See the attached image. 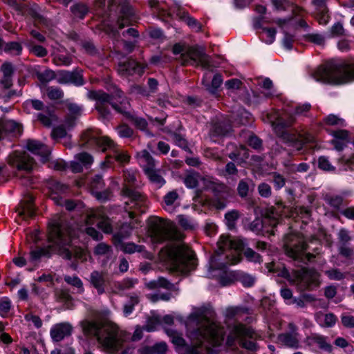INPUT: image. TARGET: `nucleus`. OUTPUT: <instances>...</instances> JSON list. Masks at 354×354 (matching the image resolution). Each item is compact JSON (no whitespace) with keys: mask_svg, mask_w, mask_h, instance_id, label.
<instances>
[{"mask_svg":"<svg viewBox=\"0 0 354 354\" xmlns=\"http://www.w3.org/2000/svg\"><path fill=\"white\" fill-rule=\"evenodd\" d=\"M212 312L206 309H197L191 313L187 321V328L192 346L186 344L185 339L175 331H167L176 350L180 354L189 353L191 349L206 350L217 347L224 340L223 329L210 319Z\"/></svg>","mask_w":354,"mask_h":354,"instance_id":"nucleus-1","label":"nucleus"},{"mask_svg":"<svg viewBox=\"0 0 354 354\" xmlns=\"http://www.w3.org/2000/svg\"><path fill=\"white\" fill-rule=\"evenodd\" d=\"M82 326L84 334L96 337L97 342L111 354H133L134 348L125 345L130 335L115 324L84 321Z\"/></svg>","mask_w":354,"mask_h":354,"instance_id":"nucleus-2","label":"nucleus"},{"mask_svg":"<svg viewBox=\"0 0 354 354\" xmlns=\"http://www.w3.org/2000/svg\"><path fill=\"white\" fill-rule=\"evenodd\" d=\"M48 241L46 247H35L30 251V261L37 263L43 258L49 259L53 252L57 253L63 259H71V252L64 246L70 242L68 236H64L63 221L60 219L53 221L49 225Z\"/></svg>","mask_w":354,"mask_h":354,"instance_id":"nucleus-3","label":"nucleus"},{"mask_svg":"<svg viewBox=\"0 0 354 354\" xmlns=\"http://www.w3.org/2000/svg\"><path fill=\"white\" fill-rule=\"evenodd\" d=\"M82 139L84 144L95 145L104 152L109 151L105 160L100 163V167L102 169L111 167L115 161L123 166L130 160L131 156L127 151L120 149L106 136H100L93 131L88 130L83 133Z\"/></svg>","mask_w":354,"mask_h":354,"instance_id":"nucleus-4","label":"nucleus"},{"mask_svg":"<svg viewBox=\"0 0 354 354\" xmlns=\"http://www.w3.org/2000/svg\"><path fill=\"white\" fill-rule=\"evenodd\" d=\"M88 97L97 102L96 109L104 119H109L111 117L108 104H111L117 112L122 115L129 114L128 109L130 108V103L124 93L118 88L115 89L112 95H109L102 91H91L88 93Z\"/></svg>","mask_w":354,"mask_h":354,"instance_id":"nucleus-5","label":"nucleus"},{"mask_svg":"<svg viewBox=\"0 0 354 354\" xmlns=\"http://www.w3.org/2000/svg\"><path fill=\"white\" fill-rule=\"evenodd\" d=\"M218 249L210 260L212 269H224L227 265H234L240 261V250L243 243L241 240L232 239L222 235L218 241Z\"/></svg>","mask_w":354,"mask_h":354,"instance_id":"nucleus-6","label":"nucleus"},{"mask_svg":"<svg viewBox=\"0 0 354 354\" xmlns=\"http://www.w3.org/2000/svg\"><path fill=\"white\" fill-rule=\"evenodd\" d=\"M312 77L317 82L343 84L354 81V61L330 65L328 67L319 66L311 73Z\"/></svg>","mask_w":354,"mask_h":354,"instance_id":"nucleus-7","label":"nucleus"},{"mask_svg":"<svg viewBox=\"0 0 354 354\" xmlns=\"http://www.w3.org/2000/svg\"><path fill=\"white\" fill-rule=\"evenodd\" d=\"M137 176L138 174L135 170L131 169L124 170L123 176L125 183L122 189V194L129 198L125 202V208L130 218L136 216V212L131 209H134L142 214L145 212L147 208V198L139 192L129 187L136 185Z\"/></svg>","mask_w":354,"mask_h":354,"instance_id":"nucleus-8","label":"nucleus"},{"mask_svg":"<svg viewBox=\"0 0 354 354\" xmlns=\"http://www.w3.org/2000/svg\"><path fill=\"white\" fill-rule=\"evenodd\" d=\"M295 119L292 116L287 120L279 119L277 122H273L272 126L277 136L282 141L290 147L301 150L305 144L314 143L315 138L314 136L308 132L299 133L297 135L286 130V128L291 127Z\"/></svg>","mask_w":354,"mask_h":354,"instance_id":"nucleus-9","label":"nucleus"},{"mask_svg":"<svg viewBox=\"0 0 354 354\" xmlns=\"http://www.w3.org/2000/svg\"><path fill=\"white\" fill-rule=\"evenodd\" d=\"M168 257L173 269L184 275L194 270L197 265L195 254L184 243L171 247Z\"/></svg>","mask_w":354,"mask_h":354,"instance_id":"nucleus-10","label":"nucleus"},{"mask_svg":"<svg viewBox=\"0 0 354 354\" xmlns=\"http://www.w3.org/2000/svg\"><path fill=\"white\" fill-rule=\"evenodd\" d=\"M260 336L252 328L242 324H236L230 329L226 344L228 346L239 345L247 350L255 351L257 348L255 341Z\"/></svg>","mask_w":354,"mask_h":354,"instance_id":"nucleus-11","label":"nucleus"},{"mask_svg":"<svg viewBox=\"0 0 354 354\" xmlns=\"http://www.w3.org/2000/svg\"><path fill=\"white\" fill-rule=\"evenodd\" d=\"M283 248L288 257L303 263H308L315 258L314 254L306 252L307 245L304 238L296 234L285 236Z\"/></svg>","mask_w":354,"mask_h":354,"instance_id":"nucleus-12","label":"nucleus"},{"mask_svg":"<svg viewBox=\"0 0 354 354\" xmlns=\"http://www.w3.org/2000/svg\"><path fill=\"white\" fill-rule=\"evenodd\" d=\"M149 233L151 239L156 243L178 239L174 223L158 217L150 219Z\"/></svg>","mask_w":354,"mask_h":354,"instance_id":"nucleus-13","label":"nucleus"},{"mask_svg":"<svg viewBox=\"0 0 354 354\" xmlns=\"http://www.w3.org/2000/svg\"><path fill=\"white\" fill-rule=\"evenodd\" d=\"M279 218V214L276 209L271 207L266 209L263 219L255 218L249 224L248 228L257 234L266 233L274 235V227L278 224Z\"/></svg>","mask_w":354,"mask_h":354,"instance_id":"nucleus-14","label":"nucleus"},{"mask_svg":"<svg viewBox=\"0 0 354 354\" xmlns=\"http://www.w3.org/2000/svg\"><path fill=\"white\" fill-rule=\"evenodd\" d=\"M178 60L183 66H201L205 68L211 66L210 57L205 53L203 48L199 46L189 47L178 57Z\"/></svg>","mask_w":354,"mask_h":354,"instance_id":"nucleus-15","label":"nucleus"},{"mask_svg":"<svg viewBox=\"0 0 354 354\" xmlns=\"http://www.w3.org/2000/svg\"><path fill=\"white\" fill-rule=\"evenodd\" d=\"M320 283V274L313 269H303L297 273L295 279V286L301 292L313 290Z\"/></svg>","mask_w":354,"mask_h":354,"instance_id":"nucleus-16","label":"nucleus"},{"mask_svg":"<svg viewBox=\"0 0 354 354\" xmlns=\"http://www.w3.org/2000/svg\"><path fill=\"white\" fill-rule=\"evenodd\" d=\"M110 10H114L118 15L116 21L118 29L128 26L133 15V10L127 0H112Z\"/></svg>","mask_w":354,"mask_h":354,"instance_id":"nucleus-17","label":"nucleus"},{"mask_svg":"<svg viewBox=\"0 0 354 354\" xmlns=\"http://www.w3.org/2000/svg\"><path fill=\"white\" fill-rule=\"evenodd\" d=\"M8 164L16 168L17 171H30L34 166L35 160L26 151H15L8 156Z\"/></svg>","mask_w":354,"mask_h":354,"instance_id":"nucleus-18","label":"nucleus"},{"mask_svg":"<svg viewBox=\"0 0 354 354\" xmlns=\"http://www.w3.org/2000/svg\"><path fill=\"white\" fill-rule=\"evenodd\" d=\"M91 287L95 288L99 295L104 294L106 286L109 283V274L105 270H93L88 278Z\"/></svg>","mask_w":354,"mask_h":354,"instance_id":"nucleus-19","label":"nucleus"},{"mask_svg":"<svg viewBox=\"0 0 354 354\" xmlns=\"http://www.w3.org/2000/svg\"><path fill=\"white\" fill-rule=\"evenodd\" d=\"M22 129L20 124L14 120H1L0 122V139L8 138L10 140L21 134Z\"/></svg>","mask_w":354,"mask_h":354,"instance_id":"nucleus-20","label":"nucleus"},{"mask_svg":"<svg viewBox=\"0 0 354 354\" xmlns=\"http://www.w3.org/2000/svg\"><path fill=\"white\" fill-rule=\"evenodd\" d=\"M57 82L62 84H74L82 86L84 84V80L82 73L77 71H60L57 75Z\"/></svg>","mask_w":354,"mask_h":354,"instance_id":"nucleus-21","label":"nucleus"},{"mask_svg":"<svg viewBox=\"0 0 354 354\" xmlns=\"http://www.w3.org/2000/svg\"><path fill=\"white\" fill-rule=\"evenodd\" d=\"M88 222L96 225L104 233L109 234L113 232V227L110 219L101 209L93 212L88 218Z\"/></svg>","mask_w":354,"mask_h":354,"instance_id":"nucleus-22","label":"nucleus"},{"mask_svg":"<svg viewBox=\"0 0 354 354\" xmlns=\"http://www.w3.org/2000/svg\"><path fill=\"white\" fill-rule=\"evenodd\" d=\"M143 67L133 59L120 62L117 68L118 73L123 77L134 74L140 75L143 73Z\"/></svg>","mask_w":354,"mask_h":354,"instance_id":"nucleus-23","label":"nucleus"},{"mask_svg":"<svg viewBox=\"0 0 354 354\" xmlns=\"http://www.w3.org/2000/svg\"><path fill=\"white\" fill-rule=\"evenodd\" d=\"M72 326L66 322L59 323L53 325L50 330V335L53 342H60L65 337L71 335Z\"/></svg>","mask_w":354,"mask_h":354,"instance_id":"nucleus-24","label":"nucleus"},{"mask_svg":"<svg viewBox=\"0 0 354 354\" xmlns=\"http://www.w3.org/2000/svg\"><path fill=\"white\" fill-rule=\"evenodd\" d=\"M27 149L35 155L41 157V160L45 162L48 160L50 151L46 146L35 140H28L26 144Z\"/></svg>","mask_w":354,"mask_h":354,"instance_id":"nucleus-25","label":"nucleus"},{"mask_svg":"<svg viewBox=\"0 0 354 354\" xmlns=\"http://www.w3.org/2000/svg\"><path fill=\"white\" fill-rule=\"evenodd\" d=\"M232 131V121L229 116L218 119L212 128V133L214 136H226Z\"/></svg>","mask_w":354,"mask_h":354,"instance_id":"nucleus-26","label":"nucleus"},{"mask_svg":"<svg viewBox=\"0 0 354 354\" xmlns=\"http://www.w3.org/2000/svg\"><path fill=\"white\" fill-rule=\"evenodd\" d=\"M162 207L165 210L172 213L180 205V196L177 190H172L167 193L163 197Z\"/></svg>","mask_w":354,"mask_h":354,"instance_id":"nucleus-27","label":"nucleus"},{"mask_svg":"<svg viewBox=\"0 0 354 354\" xmlns=\"http://www.w3.org/2000/svg\"><path fill=\"white\" fill-rule=\"evenodd\" d=\"M63 232H64V236H68L70 237V242L68 245H65L64 248H67L70 252H71V260L73 258H74L76 260H80L82 262L86 261L87 260V254L85 250H84L82 248H73L72 250H70L67 246L69 245L70 243L71 242L72 239V233L70 227H68L65 223H63Z\"/></svg>","mask_w":354,"mask_h":354,"instance_id":"nucleus-28","label":"nucleus"},{"mask_svg":"<svg viewBox=\"0 0 354 354\" xmlns=\"http://www.w3.org/2000/svg\"><path fill=\"white\" fill-rule=\"evenodd\" d=\"M33 197L28 196L26 199L22 201L17 208L18 214L24 220L31 218L35 214V208L32 205Z\"/></svg>","mask_w":354,"mask_h":354,"instance_id":"nucleus-29","label":"nucleus"},{"mask_svg":"<svg viewBox=\"0 0 354 354\" xmlns=\"http://www.w3.org/2000/svg\"><path fill=\"white\" fill-rule=\"evenodd\" d=\"M137 157L140 165L143 167L145 174L156 169V162L149 151L147 150H142L138 153Z\"/></svg>","mask_w":354,"mask_h":354,"instance_id":"nucleus-30","label":"nucleus"},{"mask_svg":"<svg viewBox=\"0 0 354 354\" xmlns=\"http://www.w3.org/2000/svg\"><path fill=\"white\" fill-rule=\"evenodd\" d=\"M277 342L290 348H298L299 347L297 333H284L279 334L277 337Z\"/></svg>","mask_w":354,"mask_h":354,"instance_id":"nucleus-31","label":"nucleus"},{"mask_svg":"<svg viewBox=\"0 0 354 354\" xmlns=\"http://www.w3.org/2000/svg\"><path fill=\"white\" fill-rule=\"evenodd\" d=\"M146 286L150 290L161 288L168 290L178 291V288L176 285L171 283L170 281L163 277H159L156 280L147 282L146 283Z\"/></svg>","mask_w":354,"mask_h":354,"instance_id":"nucleus-32","label":"nucleus"},{"mask_svg":"<svg viewBox=\"0 0 354 354\" xmlns=\"http://www.w3.org/2000/svg\"><path fill=\"white\" fill-rule=\"evenodd\" d=\"M232 123L236 124H245L251 118V113L245 109L239 107L235 112L229 115Z\"/></svg>","mask_w":354,"mask_h":354,"instance_id":"nucleus-33","label":"nucleus"},{"mask_svg":"<svg viewBox=\"0 0 354 354\" xmlns=\"http://www.w3.org/2000/svg\"><path fill=\"white\" fill-rule=\"evenodd\" d=\"M233 277L237 281L240 282L244 287H252L254 285L256 282L255 276L241 270L234 272Z\"/></svg>","mask_w":354,"mask_h":354,"instance_id":"nucleus-34","label":"nucleus"},{"mask_svg":"<svg viewBox=\"0 0 354 354\" xmlns=\"http://www.w3.org/2000/svg\"><path fill=\"white\" fill-rule=\"evenodd\" d=\"M138 282V279H124L121 281H117L114 283L112 292L115 294H120L122 291L133 288Z\"/></svg>","mask_w":354,"mask_h":354,"instance_id":"nucleus-35","label":"nucleus"},{"mask_svg":"<svg viewBox=\"0 0 354 354\" xmlns=\"http://www.w3.org/2000/svg\"><path fill=\"white\" fill-rule=\"evenodd\" d=\"M317 322L323 327H332L336 323L337 318L333 313H317L315 315Z\"/></svg>","mask_w":354,"mask_h":354,"instance_id":"nucleus-36","label":"nucleus"},{"mask_svg":"<svg viewBox=\"0 0 354 354\" xmlns=\"http://www.w3.org/2000/svg\"><path fill=\"white\" fill-rule=\"evenodd\" d=\"M206 178L201 176L197 172H189L184 178V183L187 187L193 189L198 187L201 181L205 182Z\"/></svg>","mask_w":354,"mask_h":354,"instance_id":"nucleus-37","label":"nucleus"},{"mask_svg":"<svg viewBox=\"0 0 354 354\" xmlns=\"http://www.w3.org/2000/svg\"><path fill=\"white\" fill-rule=\"evenodd\" d=\"M167 346L165 342H159L152 346H143L139 350L140 354H161L165 353Z\"/></svg>","mask_w":354,"mask_h":354,"instance_id":"nucleus-38","label":"nucleus"},{"mask_svg":"<svg viewBox=\"0 0 354 354\" xmlns=\"http://www.w3.org/2000/svg\"><path fill=\"white\" fill-rule=\"evenodd\" d=\"M130 108L128 109L129 114H123L126 118L130 119V120L134 124V125L141 131H145L149 136H152L153 134L149 133L147 130L148 123L147 120L142 118H140L132 115L129 111Z\"/></svg>","mask_w":354,"mask_h":354,"instance_id":"nucleus-39","label":"nucleus"},{"mask_svg":"<svg viewBox=\"0 0 354 354\" xmlns=\"http://www.w3.org/2000/svg\"><path fill=\"white\" fill-rule=\"evenodd\" d=\"M133 230V226L130 223H124L120 226L119 231L114 234L113 239L116 242H121L129 237Z\"/></svg>","mask_w":354,"mask_h":354,"instance_id":"nucleus-40","label":"nucleus"},{"mask_svg":"<svg viewBox=\"0 0 354 354\" xmlns=\"http://www.w3.org/2000/svg\"><path fill=\"white\" fill-rule=\"evenodd\" d=\"M322 124L323 125L334 126L339 127H343L346 126L345 120L343 118H341L339 116L334 114H330L326 116L324 118Z\"/></svg>","mask_w":354,"mask_h":354,"instance_id":"nucleus-41","label":"nucleus"},{"mask_svg":"<svg viewBox=\"0 0 354 354\" xmlns=\"http://www.w3.org/2000/svg\"><path fill=\"white\" fill-rule=\"evenodd\" d=\"M248 308H245L239 306L229 307L225 310V316L230 319H238L241 317L242 315L248 314Z\"/></svg>","mask_w":354,"mask_h":354,"instance_id":"nucleus-42","label":"nucleus"},{"mask_svg":"<svg viewBox=\"0 0 354 354\" xmlns=\"http://www.w3.org/2000/svg\"><path fill=\"white\" fill-rule=\"evenodd\" d=\"M71 10L74 17L80 19H84L88 12L87 6L82 3H77L72 6Z\"/></svg>","mask_w":354,"mask_h":354,"instance_id":"nucleus-43","label":"nucleus"},{"mask_svg":"<svg viewBox=\"0 0 354 354\" xmlns=\"http://www.w3.org/2000/svg\"><path fill=\"white\" fill-rule=\"evenodd\" d=\"M93 253L96 256H106L109 257L112 254L113 250L110 245L101 242L97 244L94 248Z\"/></svg>","mask_w":354,"mask_h":354,"instance_id":"nucleus-44","label":"nucleus"},{"mask_svg":"<svg viewBox=\"0 0 354 354\" xmlns=\"http://www.w3.org/2000/svg\"><path fill=\"white\" fill-rule=\"evenodd\" d=\"M203 84L207 88V90L212 94H215L217 91V89L218 87L221 85L223 82V78L222 76L220 74H216L214 75L211 84L209 83H205L203 81Z\"/></svg>","mask_w":354,"mask_h":354,"instance_id":"nucleus-45","label":"nucleus"},{"mask_svg":"<svg viewBox=\"0 0 354 354\" xmlns=\"http://www.w3.org/2000/svg\"><path fill=\"white\" fill-rule=\"evenodd\" d=\"M239 216V212L236 209L229 211L225 214V219L229 229L232 230L235 227L236 222Z\"/></svg>","mask_w":354,"mask_h":354,"instance_id":"nucleus-46","label":"nucleus"},{"mask_svg":"<svg viewBox=\"0 0 354 354\" xmlns=\"http://www.w3.org/2000/svg\"><path fill=\"white\" fill-rule=\"evenodd\" d=\"M312 341L313 342V343L317 344L319 348L324 350L328 353L332 352V345L326 342V337H324V336L315 335L312 337Z\"/></svg>","mask_w":354,"mask_h":354,"instance_id":"nucleus-47","label":"nucleus"},{"mask_svg":"<svg viewBox=\"0 0 354 354\" xmlns=\"http://www.w3.org/2000/svg\"><path fill=\"white\" fill-rule=\"evenodd\" d=\"M27 47L28 48L30 53L37 57H44L48 54V51L44 47L40 45H37L32 41H29L27 44Z\"/></svg>","mask_w":354,"mask_h":354,"instance_id":"nucleus-48","label":"nucleus"},{"mask_svg":"<svg viewBox=\"0 0 354 354\" xmlns=\"http://www.w3.org/2000/svg\"><path fill=\"white\" fill-rule=\"evenodd\" d=\"M150 181L156 185L158 188L161 187L165 183V179L159 174L157 169H153L146 173Z\"/></svg>","mask_w":354,"mask_h":354,"instance_id":"nucleus-49","label":"nucleus"},{"mask_svg":"<svg viewBox=\"0 0 354 354\" xmlns=\"http://www.w3.org/2000/svg\"><path fill=\"white\" fill-rule=\"evenodd\" d=\"M28 15L32 17L35 21L47 25V19L39 12V8L37 5H34L28 9Z\"/></svg>","mask_w":354,"mask_h":354,"instance_id":"nucleus-50","label":"nucleus"},{"mask_svg":"<svg viewBox=\"0 0 354 354\" xmlns=\"http://www.w3.org/2000/svg\"><path fill=\"white\" fill-rule=\"evenodd\" d=\"M250 183H252V180L243 179L239 182L237 186V192L241 198H245L248 196L250 189Z\"/></svg>","mask_w":354,"mask_h":354,"instance_id":"nucleus-51","label":"nucleus"},{"mask_svg":"<svg viewBox=\"0 0 354 354\" xmlns=\"http://www.w3.org/2000/svg\"><path fill=\"white\" fill-rule=\"evenodd\" d=\"M64 279L68 284L77 288L78 290L80 293L84 292V289L83 287V283H82V280L77 275H73V276L65 275L64 277Z\"/></svg>","mask_w":354,"mask_h":354,"instance_id":"nucleus-52","label":"nucleus"},{"mask_svg":"<svg viewBox=\"0 0 354 354\" xmlns=\"http://www.w3.org/2000/svg\"><path fill=\"white\" fill-rule=\"evenodd\" d=\"M262 30V39L268 44H272L275 39L277 32L275 28H263Z\"/></svg>","mask_w":354,"mask_h":354,"instance_id":"nucleus-53","label":"nucleus"},{"mask_svg":"<svg viewBox=\"0 0 354 354\" xmlns=\"http://www.w3.org/2000/svg\"><path fill=\"white\" fill-rule=\"evenodd\" d=\"M48 186L52 194H59L68 190V186L55 180L50 182Z\"/></svg>","mask_w":354,"mask_h":354,"instance_id":"nucleus-54","label":"nucleus"},{"mask_svg":"<svg viewBox=\"0 0 354 354\" xmlns=\"http://www.w3.org/2000/svg\"><path fill=\"white\" fill-rule=\"evenodd\" d=\"M123 251L128 254H132L136 252L142 253L145 252V247L142 245H136L133 243H127L124 245Z\"/></svg>","mask_w":354,"mask_h":354,"instance_id":"nucleus-55","label":"nucleus"},{"mask_svg":"<svg viewBox=\"0 0 354 354\" xmlns=\"http://www.w3.org/2000/svg\"><path fill=\"white\" fill-rule=\"evenodd\" d=\"M47 95L50 100H60L64 97V92L57 86H49L47 88Z\"/></svg>","mask_w":354,"mask_h":354,"instance_id":"nucleus-56","label":"nucleus"},{"mask_svg":"<svg viewBox=\"0 0 354 354\" xmlns=\"http://www.w3.org/2000/svg\"><path fill=\"white\" fill-rule=\"evenodd\" d=\"M272 177V183L276 190H279L283 187L286 185V178L277 172H273L271 174Z\"/></svg>","mask_w":354,"mask_h":354,"instance_id":"nucleus-57","label":"nucleus"},{"mask_svg":"<svg viewBox=\"0 0 354 354\" xmlns=\"http://www.w3.org/2000/svg\"><path fill=\"white\" fill-rule=\"evenodd\" d=\"M346 35L342 24L337 22L331 27L328 37H340Z\"/></svg>","mask_w":354,"mask_h":354,"instance_id":"nucleus-58","label":"nucleus"},{"mask_svg":"<svg viewBox=\"0 0 354 354\" xmlns=\"http://www.w3.org/2000/svg\"><path fill=\"white\" fill-rule=\"evenodd\" d=\"M257 190L259 194L263 198H268L272 196V187L267 183H261L258 185Z\"/></svg>","mask_w":354,"mask_h":354,"instance_id":"nucleus-59","label":"nucleus"},{"mask_svg":"<svg viewBox=\"0 0 354 354\" xmlns=\"http://www.w3.org/2000/svg\"><path fill=\"white\" fill-rule=\"evenodd\" d=\"M24 106L27 110H29L30 108H32L37 111H41L44 110L45 108L44 103L39 100H27L24 103Z\"/></svg>","mask_w":354,"mask_h":354,"instance_id":"nucleus-60","label":"nucleus"},{"mask_svg":"<svg viewBox=\"0 0 354 354\" xmlns=\"http://www.w3.org/2000/svg\"><path fill=\"white\" fill-rule=\"evenodd\" d=\"M328 12V9L326 6H322L321 8H318L317 12V19L320 24L326 25L328 22L330 16Z\"/></svg>","mask_w":354,"mask_h":354,"instance_id":"nucleus-61","label":"nucleus"},{"mask_svg":"<svg viewBox=\"0 0 354 354\" xmlns=\"http://www.w3.org/2000/svg\"><path fill=\"white\" fill-rule=\"evenodd\" d=\"M90 186L93 192L102 189L104 187L102 176L100 174H97L92 177L90 181Z\"/></svg>","mask_w":354,"mask_h":354,"instance_id":"nucleus-62","label":"nucleus"},{"mask_svg":"<svg viewBox=\"0 0 354 354\" xmlns=\"http://www.w3.org/2000/svg\"><path fill=\"white\" fill-rule=\"evenodd\" d=\"M11 308V301L8 297H4L0 299V315L6 317Z\"/></svg>","mask_w":354,"mask_h":354,"instance_id":"nucleus-63","label":"nucleus"},{"mask_svg":"<svg viewBox=\"0 0 354 354\" xmlns=\"http://www.w3.org/2000/svg\"><path fill=\"white\" fill-rule=\"evenodd\" d=\"M171 139L177 146L185 150L188 149L187 141L182 135L177 133H173L171 134Z\"/></svg>","mask_w":354,"mask_h":354,"instance_id":"nucleus-64","label":"nucleus"}]
</instances>
